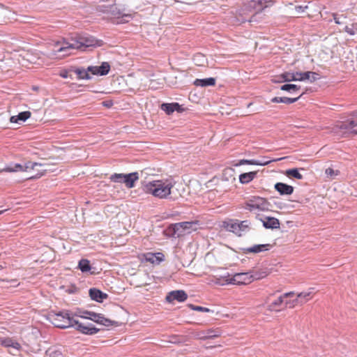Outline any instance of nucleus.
I'll use <instances>...</instances> for the list:
<instances>
[{"label": "nucleus", "instance_id": "f3484780", "mask_svg": "<svg viewBox=\"0 0 357 357\" xmlns=\"http://www.w3.org/2000/svg\"><path fill=\"white\" fill-rule=\"evenodd\" d=\"M89 294L91 299L98 303H102L104 299L108 297L107 294L96 288H91L89 291Z\"/></svg>", "mask_w": 357, "mask_h": 357}, {"label": "nucleus", "instance_id": "b1692460", "mask_svg": "<svg viewBox=\"0 0 357 357\" xmlns=\"http://www.w3.org/2000/svg\"><path fill=\"white\" fill-rule=\"evenodd\" d=\"M284 303V298L282 296H280L276 300L271 303L267 309L271 312H278L280 310L282 304Z\"/></svg>", "mask_w": 357, "mask_h": 357}, {"label": "nucleus", "instance_id": "58836bf2", "mask_svg": "<svg viewBox=\"0 0 357 357\" xmlns=\"http://www.w3.org/2000/svg\"><path fill=\"white\" fill-rule=\"evenodd\" d=\"M236 274L243 275L240 278V280L242 282L240 283L241 284H246L252 282V278L250 277V272H243V273H237Z\"/></svg>", "mask_w": 357, "mask_h": 357}, {"label": "nucleus", "instance_id": "4468645a", "mask_svg": "<svg viewBox=\"0 0 357 357\" xmlns=\"http://www.w3.org/2000/svg\"><path fill=\"white\" fill-rule=\"evenodd\" d=\"M182 225L180 222L170 225L167 229V236L172 238H179L184 235Z\"/></svg>", "mask_w": 357, "mask_h": 357}, {"label": "nucleus", "instance_id": "2f4dec72", "mask_svg": "<svg viewBox=\"0 0 357 357\" xmlns=\"http://www.w3.org/2000/svg\"><path fill=\"white\" fill-rule=\"evenodd\" d=\"M343 30L349 36H355L357 38V22L345 25Z\"/></svg>", "mask_w": 357, "mask_h": 357}, {"label": "nucleus", "instance_id": "3c124183", "mask_svg": "<svg viewBox=\"0 0 357 357\" xmlns=\"http://www.w3.org/2000/svg\"><path fill=\"white\" fill-rule=\"evenodd\" d=\"M154 255H156V258H155L156 260L155 263L159 264L160 262L163 261V255L160 252L154 253Z\"/></svg>", "mask_w": 357, "mask_h": 357}, {"label": "nucleus", "instance_id": "f257e3e1", "mask_svg": "<svg viewBox=\"0 0 357 357\" xmlns=\"http://www.w3.org/2000/svg\"><path fill=\"white\" fill-rule=\"evenodd\" d=\"M76 315L70 310H63L58 312H50L47 319L55 327L66 329L74 327L75 324H77V320L74 319Z\"/></svg>", "mask_w": 357, "mask_h": 357}, {"label": "nucleus", "instance_id": "ddd939ff", "mask_svg": "<svg viewBox=\"0 0 357 357\" xmlns=\"http://www.w3.org/2000/svg\"><path fill=\"white\" fill-rule=\"evenodd\" d=\"M257 218L262 222L263 227L266 229H275L280 228V220L276 218L270 216L259 218V215H257Z\"/></svg>", "mask_w": 357, "mask_h": 357}, {"label": "nucleus", "instance_id": "e2e57ef3", "mask_svg": "<svg viewBox=\"0 0 357 357\" xmlns=\"http://www.w3.org/2000/svg\"><path fill=\"white\" fill-rule=\"evenodd\" d=\"M69 292L73 293V291H72V289H70Z\"/></svg>", "mask_w": 357, "mask_h": 357}, {"label": "nucleus", "instance_id": "052dcab7", "mask_svg": "<svg viewBox=\"0 0 357 357\" xmlns=\"http://www.w3.org/2000/svg\"><path fill=\"white\" fill-rule=\"evenodd\" d=\"M255 45H258V42H255Z\"/></svg>", "mask_w": 357, "mask_h": 357}, {"label": "nucleus", "instance_id": "423d86ee", "mask_svg": "<svg viewBox=\"0 0 357 357\" xmlns=\"http://www.w3.org/2000/svg\"><path fill=\"white\" fill-rule=\"evenodd\" d=\"M139 178L137 172H133L128 174L114 173L109 177L111 181L114 183H124L126 188H132L135 185L136 181Z\"/></svg>", "mask_w": 357, "mask_h": 357}, {"label": "nucleus", "instance_id": "4c0bfd02", "mask_svg": "<svg viewBox=\"0 0 357 357\" xmlns=\"http://www.w3.org/2000/svg\"><path fill=\"white\" fill-rule=\"evenodd\" d=\"M333 19L336 24L342 26V29H340V31H344L343 27L347 25L346 24V17L343 15L335 14L333 15Z\"/></svg>", "mask_w": 357, "mask_h": 357}, {"label": "nucleus", "instance_id": "e433bc0d", "mask_svg": "<svg viewBox=\"0 0 357 357\" xmlns=\"http://www.w3.org/2000/svg\"><path fill=\"white\" fill-rule=\"evenodd\" d=\"M312 291H302L298 294L297 297L299 298L300 305H303L311 298Z\"/></svg>", "mask_w": 357, "mask_h": 357}, {"label": "nucleus", "instance_id": "aec40b11", "mask_svg": "<svg viewBox=\"0 0 357 357\" xmlns=\"http://www.w3.org/2000/svg\"><path fill=\"white\" fill-rule=\"evenodd\" d=\"M303 94L304 93H302L301 95L296 98L274 97L271 100V101L274 103H284L289 105L298 101L303 96Z\"/></svg>", "mask_w": 357, "mask_h": 357}, {"label": "nucleus", "instance_id": "7c9ffc66", "mask_svg": "<svg viewBox=\"0 0 357 357\" xmlns=\"http://www.w3.org/2000/svg\"><path fill=\"white\" fill-rule=\"evenodd\" d=\"M284 158H280L270 160L267 156H263L260 159H255V165L266 166L269 165L272 162H277L284 159Z\"/></svg>", "mask_w": 357, "mask_h": 357}, {"label": "nucleus", "instance_id": "473e14b6", "mask_svg": "<svg viewBox=\"0 0 357 357\" xmlns=\"http://www.w3.org/2000/svg\"><path fill=\"white\" fill-rule=\"evenodd\" d=\"M285 175L288 177H292L296 179H303V175L299 172V169L298 168H291L288 169L285 171Z\"/></svg>", "mask_w": 357, "mask_h": 357}, {"label": "nucleus", "instance_id": "c756f323", "mask_svg": "<svg viewBox=\"0 0 357 357\" xmlns=\"http://www.w3.org/2000/svg\"><path fill=\"white\" fill-rule=\"evenodd\" d=\"M250 272V277L252 278V282L254 280H260L266 278L268 275V272L264 270L252 271Z\"/></svg>", "mask_w": 357, "mask_h": 357}, {"label": "nucleus", "instance_id": "a18cd8bd", "mask_svg": "<svg viewBox=\"0 0 357 357\" xmlns=\"http://www.w3.org/2000/svg\"><path fill=\"white\" fill-rule=\"evenodd\" d=\"M325 174L330 178H333L334 176L338 175L339 171L334 170L332 168H327L325 171Z\"/></svg>", "mask_w": 357, "mask_h": 357}, {"label": "nucleus", "instance_id": "c03bdc74", "mask_svg": "<svg viewBox=\"0 0 357 357\" xmlns=\"http://www.w3.org/2000/svg\"><path fill=\"white\" fill-rule=\"evenodd\" d=\"M286 307L292 308L296 307L297 305H300V301L298 297H296L295 299L289 301H286L284 303Z\"/></svg>", "mask_w": 357, "mask_h": 357}, {"label": "nucleus", "instance_id": "603ef678", "mask_svg": "<svg viewBox=\"0 0 357 357\" xmlns=\"http://www.w3.org/2000/svg\"><path fill=\"white\" fill-rule=\"evenodd\" d=\"M102 105L107 108H110L113 105V102L112 100H106L102 102Z\"/></svg>", "mask_w": 357, "mask_h": 357}, {"label": "nucleus", "instance_id": "a211bd4d", "mask_svg": "<svg viewBox=\"0 0 357 357\" xmlns=\"http://www.w3.org/2000/svg\"><path fill=\"white\" fill-rule=\"evenodd\" d=\"M222 227L228 231L232 232L238 236V220H229L222 222Z\"/></svg>", "mask_w": 357, "mask_h": 357}, {"label": "nucleus", "instance_id": "6ab92c4d", "mask_svg": "<svg viewBox=\"0 0 357 357\" xmlns=\"http://www.w3.org/2000/svg\"><path fill=\"white\" fill-rule=\"evenodd\" d=\"M216 79L214 77H206L203 79H196L193 84L196 86L206 87L212 86L215 84Z\"/></svg>", "mask_w": 357, "mask_h": 357}, {"label": "nucleus", "instance_id": "f8f14e48", "mask_svg": "<svg viewBox=\"0 0 357 357\" xmlns=\"http://www.w3.org/2000/svg\"><path fill=\"white\" fill-rule=\"evenodd\" d=\"M188 298V294L184 290H174L169 292L166 296L167 303H173L174 301L182 303Z\"/></svg>", "mask_w": 357, "mask_h": 357}, {"label": "nucleus", "instance_id": "6e6d98bb", "mask_svg": "<svg viewBox=\"0 0 357 357\" xmlns=\"http://www.w3.org/2000/svg\"><path fill=\"white\" fill-rule=\"evenodd\" d=\"M60 76L61 77H63V78H68V71L67 70H64V71L61 72Z\"/></svg>", "mask_w": 357, "mask_h": 357}, {"label": "nucleus", "instance_id": "bb28decb", "mask_svg": "<svg viewBox=\"0 0 357 357\" xmlns=\"http://www.w3.org/2000/svg\"><path fill=\"white\" fill-rule=\"evenodd\" d=\"M176 107H178V102H165L162 103L160 106L161 109L164 111L167 115H170L174 112V109Z\"/></svg>", "mask_w": 357, "mask_h": 357}, {"label": "nucleus", "instance_id": "8fccbe9b", "mask_svg": "<svg viewBox=\"0 0 357 357\" xmlns=\"http://www.w3.org/2000/svg\"><path fill=\"white\" fill-rule=\"evenodd\" d=\"M306 8H307V6H295V10L297 13H301L304 12Z\"/></svg>", "mask_w": 357, "mask_h": 357}, {"label": "nucleus", "instance_id": "4be33fe9", "mask_svg": "<svg viewBox=\"0 0 357 357\" xmlns=\"http://www.w3.org/2000/svg\"><path fill=\"white\" fill-rule=\"evenodd\" d=\"M79 79H91V76L90 75V72L89 71V66L87 68H75L73 70Z\"/></svg>", "mask_w": 357, "mask_h": 357}, {"label": "nucleus", "instance_id": "9d476101", "mask_svg": "<svg viewBox=\"0 0 357 357\" xmlns=\"http://www.w3.org/2000/svg\"><path fill=\"white\" fill-rule=\"evenodd\" d=\"M73 328L79 333L87 335H93L100 331V329L96 328L93 324L89 323L87 325H84L79 322V321H77V324H75Z\"/></svg>", "mask_w": 357, "mask_h": 357}, {"label": "nucleus", "instance_id": "79ce46f5", "mask_svg": "<svg viewBox=\"0 0 357 357\" xmlns=\"http://www.w3.org/2000/svg\"><path fill=\"white\" fill-rule=\"evenodd\" d=\"M243 275H239V274H235L234 275H233L231 278H229L228 280H227V284H238V285H240V283L242 282L240 280H241L240 278V277H241Z\"/></svg>", "mask_w": 357, "mask_h": 357}, {"label": "nucleus", "instance_id": "9b49d317", "mask_svg": "<svg viewBox=\"0 0 357 357\" xmlns=\"http://www.w3.org/2000/svg\"><path fill=\"white\" fill-rule=\"evenodd\" d=\"M110 68V64L108 62L103 61L99 66H89V71L93 75L105 76L109 73Z\"/></svg>", "mask_w": 357, "mask_h": 357}, {"label": "nucleus", "instance_id": "72a5a7b5", "mask_svg": "<svg viewBox=\"0 0 357 357\" xmlns=\"http://www.w3.org/2000/svg\"><path fill=\"white\" fill-rule=\"evenodd\" d=\"M2 345L5 347H12L17 350H20L21 348V345L20 343H18L16 341H14L13 340L10 338H6L3 340H2Z\"/></svg>", "mask_w": 357, "mask_h": 357}, {"label": "nucleus", "instance_id": "dca6fc26", "mask_svg": "<svg viewBox=\"0 0 357 357\" xmlns=\"http://www.w3.org/2000/svg\"><path fill=\"white\" fill-rule=\"evenodd\" d=\"M275 190L280 195H291L294 192V187L284 183L278 182L274 185Z\"/></svg>", "mask_w": 357, "mask_h": 357}, {"label": "nucleus", "instance_id": "864d4df0", "mask_svg": "<svg viewBox=\"0 0 357 357\" xmlns=\"http://www.w3.org/2000/svg\"><path fill=\"white\" fill-rule=\"evenodd\" d=\"M293 295H294V291H289V292L284 293V294H283L281 296L284 299L285 298L291 297Z\"/></svg>", "mask_w": 357, "mask_h": 357}, {"label": "nucleus", "instance_id": "bf43d9fd", "mask_svg": "<svg viewBox=\"0 0 357 357\" xmlns=\"http://www.w3.org/2000/svg\"><path fill=\"white\" fill-rule=\"evenodd\" d=\"M4 211H0V215L3 213Z\"/></svg>", "mask_w": 357, "mask_h": 357}, {"label": "nucleus", "instance_id": "c9c22d12", "mask_svg": "<svg viewBox=\"0 0 357 357\" xmlns=\"http://www.w3.org/2000/svg\"><path fill=\"white\" fill-rule=\"evenodd\" d=\"M265 0H252L250 3V7L253 8L256 10H261L266 7Z\"/></svg>", "mask_w": 357, "mask_h": 357}, {"label": "nucleus", "instance_id": "49530a36", "mask_svg": "<svg viewBox=\"0 0 357 357\" xmlns=\"http://www.w3.org/2000/svg\"><path fill=\"white\" fill-rule=\"evenodd\" d=\"M349 125L351 127V132L357 135V121L350 120L349 121Z\"/></svg>", "mask_w": 357, "mask_h": 357}, {"label": "nucleus", "instance_id": "4d7b16f0", "mask_svg": "<svg viewBox=\"0 0 357 357\" xmlns=\"http://www.w3.org/2000/svg\"><path fill=\"white\" fill-rule=\"evenodd\" d=\"M61 324H64V325H68V324H69L66 321V318L63 319V321H62Z\"/></svg>", "mask_w": 357, "mask_h": 357}, {"label": "nucleus", "instance_id": "680f3d73", "mask_svg": "<svg viewBox=\"0 0 357 357\" xmlns=\"http://www.w3.org/2000/svg\"><path fill=\"white\" fill-rule=\"evenodd\" d=\"M69 292L73 293V291H72V289H70Z\"/></svg>", "mask_w": 357, "mask_h": 357}, {"label": "nucleus", "instance_id": "37998d69", "mask_svg": "<svg viewBox=\"0 0 357 357\" xmlns=\"http://www.w3.org/2000/svg\"><path fill=\"white\" fill-rule=\"evenodd\" d=\"M243 165H255V159H242L240 160L236 164H235L236 167H238Z\"/></svg>", "mask_w": 357, "mask_h": 357}, {"label": "nucleus", "instance_id": "a19ab883", "mask_svg": "<svg viewBox=\"0 0 357 357\" xmlns=\"http://www.w3.org/2000/svg\"><path fill=\"white\" fill-rule=\"evenodd\" d=\"M181 225H182V228L184 232L188 231L190 232V230H195L196 228H193L192 227L197 224V222H181Z\"/></svg>", "mask_w": 357, "mask_h": 357}, {"label": "nucleus", "instance_id": "20e7f679", "mask_svg": "<svg viewBox=\"0 0 357 357\" xmlns=\"http://www.w3.org/2000/svg\"><path fill=\"white\" fill-rule=\"evenodd\" d=\"M54 45H102L95 37L88 33H74L70 38H62L55 42Z\"/></svg>", "mask_w": 357, "mask_h": 357}, {"label": "nucleus", "instance_id": "09e8293b", "mask_svg": "<svg viewBox=\"0 0 357 357\" xmlns=\"http://www.w3.org/2000/svg\"><path fill=\"white\" fill-rule=\"evenodd\" d=\"M339 128L341 130H347V131L351 132V127H350V125H349V121H347V122H342L339 125Z\"/></svg>", "mask_w": 357, "mask_h": 357}, {"label": "nucleus", "instance_id": "ea45409f", "mask_svg": "<svg viewBox=\"0 0 357 357\" xmlns=\"http://www.w3.org/2000/svg\"><path fill=\"white\" fill-rule=\"evenodd\" d=\"M188 306L190 309L195 310V311L202 312H213V310H211L210 308L199 306V305L188 304Z\"/></svg>", "mask_w": 357, "mask_h": 357}, {"label": "nucleus", "instance_id": "0eeeda50", "mask_svg": "<svg viewBox=\"0 0 357 357\" xmlns=\"http://www.w3.org/2000/svg\"><path fill=\"white\" fill-rule=\"evenodd\" d=\"M271 203L265 198L259 196H252L245 202L244 208L252 212L255 210L266 211H269Z\"/></svg>", "mask_w": 357, "mask_h": 357}, {"label": "nucleus", "instance_id": "5fc2aeb1", "mask_svg": "<svg viewBox=\"0 0 357 357\" xmlns=\"http://www.w3.org/2000/svg\"><path fill=\"white\" fill-rule=\"evenodd\" d=\"M183 111H184V109L183 108L182 105H181L179 103H178V107H176L174 109V112H177L178 113H182Z\"/></svg>", "mask_w": 357, "mask_h": 357}, {"label": "nucleus", "instance_id": "de8ad7c7", "mask_svg": "<svg viewBox=\"0 0 357 357\" xmlns=\"http://www.w3.org/2000/svg\"><path fill=\"white\" fill-rule=\"evenodd\" d=\"M156 255H154V253H148L146 256V260L147 261H149L152 264L155 263L156 260L155 258H156Z\"/></svg>", "mask_w": 357, "mask_h": 357}, {"label": "nucleus", "instance_id": "1a4fd4ad", "mask_svg": "<svg viewBox=\"0 0 357 357\" xmlns=\"http://www.w3.org/2000/svg\"><path fill=\"white\" fill-rule=\"evenodd\" d=\"M89 46H60V48L56 51L52 52L49 56L52 59H62L65 56L69 54L68 52L70 49H77L84 51L86 47Z\"/></svg>", "mask_w": 357, "mask_h": 357}, {"label": "nucleus", "instance_id": "c85d7f7f", "mask_svg": "<svg viewBox=\"0 0 357 357\" xmlns=\"http://www.w3.org/2000/svg\"><path fill=\"white\" fill-rule=\"evenodd\" d=\"M238 236H241L244 233L248 232L250 229V222L249 220H238Z\"/></svg>", "mask_w": 357, "mask_h": 357}, {"label": "nucleus", "instance_id": "a878e982", "mask_svg": "<svg viewBox=\"0 0 357 357\" xmlns=\"http://www.w3.org/2000/svg\"><path fill=\"white\" fill-rule=\"evenodd\" d=\"M220 333L219 331H215L213 329H208L206 331H204L200 333L199 338L202 340L206 339H213L220 336Z\"/></svg>", "mask_w": 357, "mask_h": 357}, {"label": "nucleus", "instance_id": "6e6552de", "mask_svg": "<svg viewBox=\"0 0 357 357\" xmlns=\"http://www.w3.org/2000/svg\"><path fill=\"white\" fill-rule=\"evenodd\" d=\"M41 165L40 163L29 161L24 165L20 163H11L8 165L5 169L8 172H30L34 169L36 167Z\"/></svg>", "mask_w": 357, "mask_h": 357}, {"label": "nucleus", "instance_id": "39448f33", "mask_svg": "<svg viewBox=\"0 0 357 357\" xmlns=\"http://www.w3.org/2000/svg\"><path fill=\"white\" fill-rule=\"evenodd\" d=\"M77 317L82 319H89L94 321L96 324L102 325L104 326L109 327L112 326H118V322L112 321L109 319L105 318L102 314L96 313L89 310H82L77 314Z\"/></svg>", "mask_w": 357, "mask_h": 357}, {"label": "nucleus", "instance_id": "13d9d810", "mask_svg": "<svg viewBox=\"0 0 357 357\" xmlns=\"http://www.w3.org/2000/svg\"><path fill=\"white\" fill-rule=\"evenodd\" d=\"M197 57H200L201 60H202V61L204 60V56L202 55H199V56H197Z\"/></svg>", "mask_w": 357, "mask_h": 357}, {"label": "nucleus", "instance_id": "cd10ccee", "mask_svg": "<svg viewBox=\"0 0 357 357\" xmlns=\"http://www.w3.org/2000/svg\"><path fill=\"white\" fill-rule=\"evenodd\" d=\"M301 89V86L295 84H284L280 86V90L294 94Z\"/></svg>", "mask_w": 357, "mask_h": 357}, {"label": "nucleus", "instance_id": "f704fd0d", "mask_svg": "<svg viewBox=\"0 0 357 357\" xmlns=\"http://www.w3.org/2000/svg\"><path fill=\"white\" fill-rule=\"evenodd\" d=\"M46 354L48 355L49 357H63L62 351L55 347L49 348L46 351Z\"/></svg>", "mask_w": 357, "mask_h": 357}, {"label": "nucleus", "instance_id": "7ed1b4c3", "mask_svg": "<svg viewBox=\"0 0 357 357\" xmlns=\"http://www.w3.org/2000/svg\"><path fill=\"white\" fill-rule=\"evenodd\" d=\"M280 77L282 80L275 81V82L281 83L308 80L310 83H312L321 79V76L319 73L312 71L296 72L295 73L284 72L280 75Z\"/></svg>", "mask_w": 357, "mask_h": 357}, {"label": "nucleus", "instance_id": "5701e85b", "mask_svg": "<svg viewBox=\"0 0 357 357\" xmlns=\"http://www.w3.org/2000/svg\"><path fill=\"white\" fill-rule=\"evenodd\" d=\"M257 172H250L239 175V182L241 184H248L251 182L257 176Z\"/></svg>", "mask_w": 357, "mask_h": 357}, {"label": "nucleus", "instance_id": "393cba45", "mask_svg": "<svg viewBox=\"0 0 357 357\" xmlns=\"http://www.w3.org/2000/svg\"><path fill=\"white\" fill-rule=\"evenodd\" d=\"M78 268L82 272V273H88L90 272L91 274H93L94 272H91V270L92 268L91 266L90 261L86 259H82L78 262Z\"/></svg>", "mask_w": 357, "mask_h": 357}, {"label": "nucleus", "instance_id": "2eb2a0df", "mask_svg": "<svg viewBox=\"0 0 357 357\" xmlns=\"http://www.w3.org/2000/svg\"><path fill=\"white\" fill-rule=\"evenodd\" d=\"M271 248V245L268 243L266 244H257L251 247L243 248L241 250L244 254L248 253H259L264 251L269 250Z\"/></svg>", "mask_w": 357, "mask_h": 357}, {"label": "nucleus", "instance_id": "f03ea898", "mask_svg": "<svg viewBox=\"0 0 357 357\" xmlns=\"http://www.w3.org/2000/svg\"><path fill=\"white\" fill-rule=\"evenodd\" d=\"M173 185L161 180L153 181L143 184V190L160 199H165L171 194Z\"/></svg>", "mask_w": 357, "mask_h": 357}, {"label": "nucleus", "instance_id": "412c9836", "mask_svg": "<svg viewBox=\"0 0 357 357\" xmlns=\"http://www.w3.org/2000/svg\"><path fill=\"white\" fill-rule=\"evenodd\" d=\"M31 116V112L24 111L20 112L16 116H13L10 119V121L14 123H20L25 122Z\"/></svg>", "mask_w": 357, "mask_h": 357}]
</instances>
